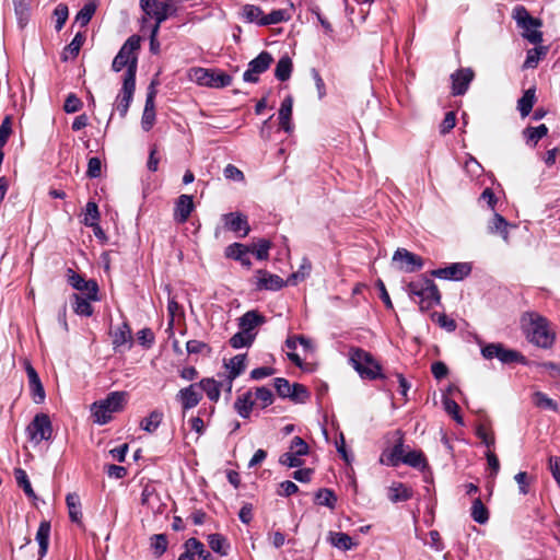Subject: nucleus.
Instances as JSON below:
<instances>
[{
  "mask_svg": "<svg viewBox=\"0 0 560 560\" xmlns=\"http://www.w3.org/2000/svg\"><path fill=\"white\" fill-rule=\"evenodd\" d=\"M194 210L192 197L188 195H182L176 201L174 218L179 223H185L191 211Z\"/></svg>",
  "mask_w": 560,
  "mask_h": 560,
  "instance_id": "nucleus-25",
  "label": "nucleus"
},
{
  "mask_svg": "<svg viewBox=\"0 0 560 560\" xmlns=\"http://www.w3.org/2000/svg\"><path fill=\"white\" fill-rule=\"evenodd\" d=\"M82 106V101L74 93H70L65 101L63 110L68 114H72L79 112Z\"/></svg>",
  "mask_w": 560,
  "mask_h": 560,
  "instance_id": "nucleus-55",
  "label": "nucleus"
},
{
  "mask_svg": "<svg viewBox=\"0 0 560 560\" xmlns=\"http://www.w3.org/2000/svg\"><path fill=\"white\" fill-rule=\"evenodd\" d=\"M141 47V37L138 35L130 36L121 46L118 54L115 56L112 69L115 72L121 71L127 67V71L124 78H128L132 73V80H136L137 68H138V56L137 51Z\"/></svg>",
  "mask_w": 560,
  "mask_h": 560,
  "instance_id": "nucleus-3",
  "label": "nucleus"
},
{
  "mask_svg": "<svg viewBox=\"0 0 560 560\" xmlns=\"http://www.w3.org/2000/svg\"><path fill=\"white\" fill-rule=\"evenodd\" d=\"M536 102V89L535 86L529 88L523 94V96L517 101V109L522 117H526L530 114L534 104Z\"/></svg>",
  "mask_w": 560,
  "mask_h": 560,
  "instance_id": "nucleus-33",
  "label": "nucleus"
},
{
  "mask_svg": "<svg viewBox=\"0 0 560 560\" xmlns=\"http://www.w3.org/2000/svg\"><path fill=\"white\" fill-rule=\"evenodd\" d=\"M66 503L69 511V517L71 522L82 526V511H81V499L78 492H68Z\"/></svg>",
  "mask_w": 560,
  "mask_h": 560,
  "instance_id": "nucleus-27",
  "label": "nucleus"
},
{
  "mask_svg": "<svg viewBox=\"0 0 560 560\" xmlns=\"http://www.w3.org/2000/svg\"><path fill=\"white\" fill-rule=\"evenodd\" d=\"M393 260L395 262H400L399 269H401L405 272H415L423 267V259L405 249V248H398L393 256Z\"/></svg>",
  "mask_w": 560,
  "mask_h": 560,
  "instance_id": "nucleus-16",
  "label": "nucleus"
},
{
  "mask_svg": "<svg viewBox=\"0 0 560 560\" xmlns=\"http://www.w3.org/2000/svg\"><path fill=\"white\" fill-rule=\"evenodd\" d=\"M526 334L532 343L544 349L551 348L555 342V334L551 331L548 320L537 314H530Z\"/></svg>",
  "mask_w": 560,
  "mask_h": 560,
  "instance_id": "nucleus-6",
  "label": "nucleus"
},
{
  "mask_svg": "<svg viewBox=\"0 0 560 560\" xmlns=\"http://www.w3.org/2000/svg\"><path fill=\"white\" fill-rule=\"evenodd\" d=\"M548 127L544 124L537 127H527L523 130V136L527 143L536 145L537 142L548 135Z\"/></svg>",
  "mask_w": 560,
  "mask_h": 560,
  "instance_id": "nucleus-37",
  "label": "nucleus"
},
{
  "mask_svg": "<svg viewBox=\"0 0 560 560\" xmlns=\"http://www.w3.org/2000/svg\"><path fill=\"white\" fill-rule=\"evenodd\" d=\"M112 342L115 350H118L122 346H128V349L132 346V335L128 323L124 322L121 325L116 327L112 332Z\"/></svg>",
  "mask_w": 560,
  "mask_h": 560,
  "instance_id": "nucleus-23",
  "label": "nucleus"
},
{
  "mask_svg": "<svg viewBox=\"0 0 560 560\" xmlns=\"http://www.w3.org/2000/svg\"><path fill=\"white\" fill-rule=\"evenodd\" d=\"M167 538L164 534H156L150 538V547L156 557H161L167 549Z\"/></svg>",
  "mask_w": 560,
  "mask_h": 560,
  "instance_id": "nucleus-47",
  "label": "nucleus"
},
{
  "mask_svg": "<svg viewBox=\"0 0 560 560\" xmlns=\"http://www.w3.org/2000/svg\"><path fill=\"white\" fill-rule=\"evenodd\" d=\"M100 220L98 207L94 201H89L85 206L83 224L86 226L96 225Z\"/></svg>",
  "mask_w": 560,
  "mask_h": 560,
  "instance_id": "nucleus-45",
  "label": "nucleus"
},
{
  "mask_svg": "<svg viewBox=\"0 0 560 560\" xmlns=\"http://www.w3.org/2000/svg\"><path fill=\"white\" fill-rule=\"evenodd\" d=\"M243 16L249 23H256L259 25L261 16H264L262 10L254 4H245L242 9Z\"/></svg>",
  "mask_w": 560,
  "mask_h": 560,
  "instance_id": "nucleus-49",
  "label": "nucleus"
},
{
  "mask_svg": "<svg viewBox=\"0 0 560 560\" xmlns=\"http://www.w3.org/2000/svg\"><path fill=\"white\" fill-rule=\"evenodd\" d=\"M191 81L202 86L221 89L231 85L232 77L224 72H217L205 68H192L189 72Z\"/></svg>",
  "mask_w": 560,
  "mask_h": 560,
  "instance_id": "nucleus-8",
  "label": "nucleus"
},
{
  "mask_svg": "<svg viewBox=\"0 0 560 560\" xmlns=\"http://www.w3.org/2000/svg\"><path fill=\"white\" fill-rule=\"evenodd\" d=\"M222 221L224 223V228L234 233H240L242 237L246 236L249 231V224L247 221V217L241 212H230L222 215Z\"/></svg>",
  "mask_w": 560,
  "mask_h": 560,
  "instance_id": "nucleus-20",
  "label": "nucleus"
},
{
  "mask_svg": "<svg viewBox=\"0 0 560 560\" xmlns=\"http://www.w3.org/2000/svg\"><path fill=\"white\" fill-rule=\"evenodd\" d=\"M255 397L261 402V408H266L273 402V394L271 389L265 386L255 388Z\"/></svg>",
  "mask_w": 560,
  "mask_h": 560,
  "instance_id": "nucleus-54",
  "label": "nucleus"
},
{
  "mask_svg": "<svg viewBox=\"0 0 560 560\" xmlns=\"http://www.w3.org/2000/svg\"><path fill=\"white\" fill-rule=\"evenodd\" d=\"M491 500V492L475 498L471 502L470 516L478 524H486L489 520L487 504Z\"/></svg>",
  "mask_w": 560,
  "mask_h": 560,
  "instance_id": "nucleus-21",
  "label": "nucleus"
},
{
  "mask_svg": "<svg viewBox=\"0 0 560 560\" xmlns=\"http://www.w3.org/2000/svg\"><path fill=\"white\" fill-rule=\"evenodd\" d=\"M248 253L249 248L241 243H233L225 248V256L228 258L237 260L247 268L252 265L250 259L247 256Z\"/></svg>",
  "mask_w": 560,
  "mask_h": 560,
  "instance_id": "nucleus-26",
  "label": "nucleus"
},
{
  "mask_svg": "<svg viewBox=\"0 0 560 560\" xmlns=\"http://www.w3.org/2000/svg\"><path fill=\"white\" fill-rule=\"evenodd\" d=\"M273 58L270 52L261 51L256 58L249 61L247 70L243 74V80L249 83H257L258 75L266 72Z\"/></svg>",
  "mask_w": 560,
  "mask_h": 560,
  "instance_id": "nucleus-12",
  "label": "nucleus"
},
{
  "mask_svg": "<svg viewBox=\"0 0 560 560\" xmlns=\"http://www.w3.org/2000/svg\"><path fill=\"white\" fill-rule=\"evenodd\" d=\"M31 441L36 444L51 439L52 427L46 413H37L26 428Z\"/></svg>",
  "mask_w": 560,
  "mask_h": 560,
  "instance_id": "nucleus-11",
  "label": "nucleus"
},
{
  "mask_svg": "<svg viewBox=\"0 0 560 560\" xmlns=\"http://www.w3.org/2000/svg\"><path fill=\"white\" fill-rule=\"evenodd\" d=\"M314 502L317 505L334 509L337 502V497L335 495V492H316Z\"/></svg>",
  "mask_w": 560,
  "mask_h": 560,
  "instance_id": "nucleus-53",
  "label": "nucleus"
},
{
  "mask_svg": "<svg viewBox=\"0 0 560 560\" xmlns=\"http://www.w3.org/2000/svg\"><path fill=\"white\" fill-rule=\"evenodd\" d=\"M208 544L210 548L221 556L228 555L229 544L225 537L220 534H211L208 536Z\"/></svg>",
  "mask_w": 560,
  "mask_h": 560,
  "instance_id": "nucleus-42",
  "label": "nucleus"
},
{
  "mask_svg": "<svg viewBox=\"0 0 560 560\" xmlns=\"http://www.w3.org/2000/svg\"><path fill=\"white\" fill-rule=\"evenodd\" d=\"M50 529H51L50 522L42 521L39 523L35 539L39 546L38 556L40 559L47 555L48 546H49Z\"/></svg>",
  "mask_w": 560,
  "mask_h": 560,
  "instance_id": "nucleus-29",
  "label": "nucleus"
},
{
  "mask_svg": "<svg viewBox=\"0 0 560 560\" xmlns=\"http://www.w3.org/2000/svg\"><path fill=\"white\" fill-rule=\"evenodd\" d=\"M411 296L418 298V304L422 312L440 304L441 294L436 284L430 278L422 276L407 285Z\"/></svg>",
  "mask_w": 560,
  "mask_h": 560,
  "instance_id": "nucleus-4",
  "label": "nucleus"
},
{
  "mask_svg": "<svg viewBox=\"0 0 560 560\" xmlns=\"http://www.w3.org/2000/svg\"><path fill=\"white\" fill-rule=\"evenodd\" d=\"M68 14H69V12H68L67 5L59 4L56 7V9L54 11V15L56 18V26L55 27L57 31H60L63 27V25L68 19Z\"/></svg>",
  "mask_w": 560,
  "mask_h": 560,
  "instance_id": "nucleus-61",
  "label": "nucleus"
},
{
  "mask_svg": "<svg viewBox=\"0 0 560 560\" xmlns=\"http://www.w3.org/2000/svg\"><path fill=\"white\" fill-rule=\"evenodd\" d=\"M72 300V307L75 314L86 317L93 314V306L91 305L92 300H89L88 296L82 298L79 293H73Z\"/></svg>",
  "mask_w": 560,
  "mask_h": 560,
  "instance_id": "nucleus-35",
  "label": "nucleus"
},
{
  "mask_svg": "<svg viewBox=\"0 0 560 560\" xmlns=\"http://www.w3.org/2000/svg\"><path fill=\"white\" fill-rule=\"evenodd\" d=\"M475 78V72L471 68H460L454 73L451 74V81H452V95L453 96H459L464 95L471 81Z\"/></svg>",
  "mask_w": 560,
  "mask_h": 560,
  "instance_id": "nucleus-17",
  "label": "nucleus"
},
{
  "mask_svg": "<svg viewBox=\"0 0 560 560\" xmlns=\"http://www.w3.org/2000/svg\"><path fill=\"white\" fill-rule=\"evenodd\" d=\"M11 132V120L9 117H5L0 125V152H3V148L7 144Z\"/></svg>",
  "mask_w": 560,
  "mask_h": 560,
  "instance_id": "nucleus-59",
  "label": "nucleus"
},
{
  "mask_svg": "<svg viewBox=\"0 0 560 560\" xmlns=\"http://www.w3.org/2000/svg\"><path fill=\"white\" fill-rule=\"evenodd\" d=\"M184 547L192 551L194 557L197 555L199 560H213L212 555L205 548V545L198 539L191 537L184 542Z\"/></svg>",
  "mask_w": 560,
  "mask_h": 560,
  "instance_id": "nucleus-39",
  "label": "nucleus"
},
{
  "mask_svg": "<svg viewBox=\"0 0 560 560\" xmlns=\"http://www.w3.org/2000/svg\"><path fill=\"white\" fill-rule=\"evenodd\" d=\"M293 97L288 95L281 103L279 109V125L280 127L290 132L292 130L291 117H292Z\"/></svg>",
  "mask_w": 560,
  "mask_h": 560,
  "instance_id": "nucleus-30",
  "label": "nucleus"
},
{
  "mask_svg": "<svg viewBox=\"0 0 560 560\" xmlns=\"http://www.w3.org/2000/svg\"><path fill=\"white\" fill-rule=\"evenodd\" d=\"M140 8L144 12L143 22L148 18L154 20L152 28L160 30L161 24L168 19V10L172 8V0H140Z\"/></svg>",
  "mask_w": 560,
  "mask_h": 560,
  "instance_id": "nucleus-9",
  "label": "nucleus"
},
{
  "mask_svg": "<svg viewBox=\"0 0 560 560\" xmlns=\"http://www.w3.org/2000/svg\"><path fill=\"white\" fill-rule=\"evenodd\" d=\"M162 420L163 412L160 410H153L152 412H150L148 417H145L141 421L140 428L149 433H153L154 431H156Z\"/></svg>",
  "mask_w": 560,
  "mask_h": 560,
  "instance_id": "nucleus-40",
  "label": "nucleus"
},
{
  "mask_svg": "<svg viewBox=\"0 0 560 560\" xmlns=\"http://www.w3.org/2000/svg\"><path fill=\"white\" fill-rule=\"evenodd\" d=\"M330 542L341 550H350L354 546L352 538L346 533H330Z\"/></svg>",
  "mask_w": 560,
  "mask_h": 560,
  "instance_id": "nucleus-43",
  "label": "nucleus"
},
{
  "mask_svg": "<svg viewBox=\"0 0 560 560\" xmlns=\"http://www.w3.org/2000/svg\"><path fill=\"white\" fill-rule=\"evenodd\" d=\"M471 272V266L468 262H454L444 268H439L430 271L434 278L459 281L466 278Z\"/></svg>",
  "mask_w": 560,
  "mask_h": 560,
  "instance_id": "nucleus-13",
  "label": "nucleus"
},
{
  "mask_svg": "<svg viewBox=\"0 0 560 560\" xmlns=\"http://www.w3.org/2000/svg\"><path fill=\"white\" fill-rule=\"evenodd\" d=\"M290 19V15L285 10L278 9L272 10L269 14L261 16L259 21V26H267L272 24H278L281 22H285Z\"/></svg>",
  "mask_w": 560,
  "mask_h": 560,
  "instance_id": "nucleus-41",
  "label": "nucleus"
},
{
  "mask_svg": "<svg viewBox=\"0 0 560 560\" xmlns=\"http://www.w3.org/2000/svg\"><path fill=\"white\" fill-rule=\"evenodd\" d=\"M509 222L499 213H494L488 223V232L490 234H499L505 243H509Z\"/></svg>",
  "mask_w": 560,
  "mask_h": 560,
  "instance_id": "nucleus-31",
  "label": "nucleus"
},
{
  "mask_svg": "<svg viewBox=\"0 0 560 560\" xmlns=\"http://www.w3.org/2000/svg\"><path fill=\"white\" fill-rule=\"evenodd\" d=\"M96 11V3L94 1H90L83 5V8L78 12L75 16V21L80 23L81 26H85L89 24L91 19L93 18Z\"/></svg>",
  "mask_w": 560,
  "mask_h": 560,
  "instance_id": "nucleus-44",
  "label": "nucleus"
},
{
  "mask_svg": "<svg viewBox=\"0 0 560 560\" xmlns=\"http://www.w3.org/2000/svg\"><path fill=\"white\" fill-rule=\"evenodd\" d=\"M125 404V393L113 392L105 399L95 401L91 406L92 417L97 424H106L112 418L113 413L122 410Z\"/></svg>",
  "mask_w": 560,
  "mask_h": 560,
  "instance_id": "nucleus-5",
  "label": "nucleus"
},
{
  "mask_svg": "<svg viewBox=\"0 0 560 560\" xmlns=\"http://www.w3.org/2000/svg\"><path fill=\"white\" fill-rule=\"evenodd\" d=\"M485 359L491 360L497 358L503 364L525 363V358L516 350L508 349L502 343H489L481 349Z\"/></svg>",
  "mask_w": 560,
  "mask_h": 560,
  "instance_id": "nucleus-10",
  "label": "nucleus"
},
{
  "mask_svg": "<svg viewBox=\"0 0 560 560\" xmlns=\"http://www.w3.org/2000/svg\"><path fill=\"white\" fill-rule=\"evenodd\" d=\"M135 90L136 80H132V73H130L128 78H124L121 91L116 98V108L121 117L127 115L133 98Z\"/></svg>",
  "mask_w": 560,
  "mask_h": 560,
  "instance_id": "nucleus-15",
  "label": "nucleus"
},
{
  "mask_svg": "<svg viewBox=\"0 0 560 560\" xmlns=\"http://www.w3.org/2000/svg\"><path fill=\"white\" fill-rule=\"evenodd\" d=\"M201 399L202 394L197 383L179 389L176 394V400L180 404L184 412L195 408Z\"/></svg>",
  "mask_w": 560,
  "mask_h": 560,
  "instance_id": "nucleus-18",
  "label": "nucleus"
},
{
  "mask_svg": "<svg viewBox=\"0 0 560 560\" xmlns=\"http://www.w3.org/2000/svg\"><path fill=\"white\" fill-rule=\"evenodd\" d=\"M273 385L277 394L281 398H289L291 394L292 384L289 383L287 378L277 377L273 380Z\"/></svg>",
  "mask_w": 560,
  "mask_h": 560,
  "instance_id": "nucleus-56",
  "label": "nucleus"
},
{
  "mask_svg": "<svg viewBox=\"0 0 560 560\" xmlns=\"http://www.w3.org/2000/svg\"><path fill=\"white\" fill-rule=\"evenodd\" d=\"M289 451H291L292 454L303 456L308 453V445L302 438L294 436L291 441Z\"/></svg>",
  "mask_w": 560,
  "mask_h": 560,
  "instance_id": "nucleus-57",
  "label": "nucleus"
},
{
  "mask_svg": "<svg viewBox=\"0 0 560 560\" xmlns=\"http://www.w3.org/2000/svg\"><path fill=\"white\" fill-rule=\"evenodd\" d=\"M546 52H547V48L546 47H541V46L533 48V49H529L527 51V56H526V59L524 61L523 68H525V69L536 68L538 62H539L540 56L545 55Z\"/></svg>",
  "mask_w": 560,
  "mask_h": 560,
  "instance_id": "nucleus-46",
  "label": "nucleus"
},
{
  "mask_svg": "<svg viewBox=\"0 0 560 560\" xmlns=\"http://www.w3.org/2000/svg\"><path fill=\"white\" fill-rule=\"evenodd\" d=\"M258 281H257V288L260 290H272L277 291L283 288L287 283V281H283L282 278H280L277 275H271L265 270H258Z\"/></svg>",
  "mask_w": 560,
  "mask_h": 560,
  "instance_id": "nucleus-24",
  "label": "nucleus"
},
{
  "mask_svg": "<svg viewBox=\"0 0 560 560\" xmlns=\"http://www.w3.org/2000/svg\"><path fill=\"white\" fill-rule=\"evenodd\" d=\"M25 370H26V374L28 377L30 390H31V395H32L34 402H36V404L44 402L46 395H45L44 386L40 382V378H39L36 370L31 365V363H26Z\"/></svg>",
  "mask_w": 560,
  "mask_h": 560,
  "instance_id": "nucleus-22",
  "label": "nucleus"
},
{
  "mask_svg": "<svg viewBox=\"0 0 560 560\" xmlns=\"http://www.w3.org/2000/svg\"><path fill=\"white\" fill-rule=\"evenodd\" d=\"M292 66L293 65L291 58L288 56H283L282 58L279 59L276 66L275 77L282 82L289 80L292 73Z\"/></svg>",
  "mask_w": 560,
  "mask_h": 560,
  "instance_id": "nucleus-38",
  "label": "nucleus"
},
{
  "mask_svg": "<svg viewBox=\"0 0 560 560\" xmlns=\"http://www.w3.org/2000/svg\"><path fill=\"white\" fill-rule=\"evenodd\" d=\"M533 400L534 404L539 408L558 411L557 402L541 392L534 393Z\"/></svg>",
  "mask_w": 560,
  "mask_h": 560,
  "instance_id": "nucleus-50",
  "label": "nucleus"
},
{
  "mask_svg": "<svg viewBox=\"0 0 560 560\" xmlns=\"http://www.w3.org/2000/svg\"><path fill=\"white\" fill-rule=\"evenodd\" d=\"M155 121V104H145L143 114H142V120L141 126L143 130L149 131Z\"/></svg>",
  "mask_w": 560,
  "mask_h": 560,
  "instance_id": "nucleus-51",
  "label": "nucleus"
},
{
  "mask_svg": "<svg viewBox=\"0 0 560 560\" xmlns=\"http://www.w3.org/2000/svg\"><path fill=\"white\" fill-rule=\"evenodd\" d=\"M381 463L393 467L405 464L420 470L425 482H432V474L424 453L420 450H411L408 445L404 444L402 439H399L390 450L382 454Z\"/></svg>",
  "mask_w": 560,
  "mask_h": 560,
  "instance_id": "nucleus-1",
  "label": "nucleus"
},
{
  "mask_svg": "<svg viewBox=\"0 0 560 560\" xmlns=\"http://www.w3.org/2000/svg\"><path fill=\"white\" fill-rule=\"evenodd\" d=\"M266 323V317L257 311H248L238 318V328L246 335L257 336V328Z\"/></svg>",
  "mask_w": 560,
  "mask_h": 560,
  "instance_id": "nucleus-19",
  "label": "nucleus"
},
{
  "mask_svg": "<svg viewBox=\"0 0 560 560\" xmlns=\"http://www.w3.org/2000/svg\"><path fill=\"white\" fill-rule=\"evenodd\" d=\"M197 384L199 385V390L201 393L205 392L211 401L217 402L219 400L220 395H221V390H220L221 383L217 382L214 378L206 377V378H202Z\"/></svg>",
  "mask_w": 560,
  "mask_h": 560,
  "instance_id": "nucleus-32",
  "label": "nucleus"
},
{
  "mask_svg": "<svg viewBox=\"0 0 560 560\" xmlns=\"http://www.w3.org/2000/svg\"><path fill=\"white\" fill-rule=\"evenodd\" d=\"M349 361L352 368L363 380L374 381L377 378H385L380 362L372 355V353L362 348L351 347L349 349Z\"/></svg>",
  "mask_w": 560,
  "mask_h": 560,
  "instance_id": "nucleus-2",
  "label": "nucleus"
},
{
  "mask_svg": "<svg viewBox=\"0 0 560 560\" xmlns=\"http://www.w3.org/2000/svg\"><path fill=\"white\" fill-rule=\"evenodd\" d=\"M85 42V36L83 33H77L73 37V39L71 40V43L66 46V48L63 49V52H62V60H68L69 58L71 59H74L79 52H80V49L82 47V45L84 44Z\"/></svg>",
  "mask_w": 560,
  "mask_h": 560,
  "instance_id": "nucleus-36",
  "label": "nucleus"
},
{
  "mask_svg": "<svg viewBox=\"0 0 560 560\" xmlns=\"http://www.w3.org/2000/svg\"><path fill=\"white\" fill-rule=\"evenodd\" d=\"M255 401L253 399L252 390H247L237 396L234 401L235 411L244 419L249 418Z\"/></svg>",
  "mask_w": 560,
  "mask_h": 560,
  "instance_id": "nucleus-28",
  "label": "nucleus"
},
{
  "mask_svg": "<svg viewBox=\"0 0 560 560\" xmlns=\"http://www.w3.org/2000/svg\"><path fill=\"white\" fill-rule=\"evenodd\" d=\"M279 463L288 467H299L302 465V459L301 456L292 454L291 451H288L280 456Z\"/></svg>",
  "mask_w": 560,
  "mask_h": 560,
  "instance_id": "nucleus-60",
  "label": "nucleus"
},
{
  "mask_svg": "<svg viewBox=\"0 0 560 560\" xmlns=\"http://www.w3.org/2000/svg\"><path fill=\"white\" fill-rule=\"evenodd\" d=\"M310 397V393L307 388L300 383L292 384L291 394L289 399H291L294 402H305L306 399Z\"/></svg>",
  "mask_w": 560,
  "mask_h": 560,
  "instance_id": "nucleus-52",
  "label": "nucleus"
},
{
  "mask_svg": "<svg viewBox=\"0 0 560 560\" xmlns=\"http://www.w3.org/2000/svg\"><path fill=\"white\" fill-rule=\"evenodd\" d=\"M225 368L229 370L228 378L235 380L245 371L246 354H237L233 357L228 363H225Z\"/></svg>",
  "mask_w": 560,
  "mask_h": 560,
  "instance_id": "nucleus-34",
  "label": "nucleus"
},
{
  "mask_svg": "<svg viewBox=\"0 0 560 560\" xmlns=\"http://www.w3.org/2000/svg\"><path fill=\"white\" fill-rule=\"evenodd\" d=\"M311 262H304L300 270L296 271V272H293L287 280V283L291 284V285H295L298 283L299 280H303L311 271Z\"/></svg>",
  "mask_w": 560,
  "mask_h": 560,
  "instance_id": "nucleus-62",
  "label": "nucleus"
},
{
  "mask_svg": "<svg viewBox=\"0 0 560 560\" xmlns=\"http://www.w3.org/2000/svg\"><path fill=\"white\" fill-rule=\"evenodd\" d=\"M101 172H102L101 160L96 156L91 158L88 163L86 175L91 178H97L101 176Z\"/></svg>",
  "mask_w": 560,
  "mask_h": 560,
  "instance_id": "nucleus-64",
  "label": "nucleus"
},
{
  "mask_svg": "<svg viewBox=\"0 0 560 560\" xmlns=\"http://www.w3.org/2000/svg\"><path fill=\"white\" fill-rule=\"evenodd\" d=\"M513 18L515 19L517 25L525 31L523 36L529 43L538 45L542 42V33L537 30L542 25L541 20L532 16L527 9L523 5H518L514 9Z\"/></svg>",
  "mask_w": 560,
  "mask_h": 560,
  "instance_id": "nucleus-7",
  "label": "nucleus"
},
{
  "mask_svg": "<svg viewBox=\"0 0 560 560\" xmlns=\"http://www.w3.org/2000/svg\"><path fill=\"white\" fill-rule=\"evenodd\" d=\"M68 282L75 290L82 292L89 300L98 301V285L95 280H85L82 276L68 269Z\"/></svg>",
  "mask_w": 560,
  "mask_h": 560,
  "instance_id": "nucleus-14",
  "label": "nucleus"
},
{
  "mask_svg": "<svg viewBox=\"0 0 560 560\" xmlns=\"http://www.w3.org/2000/svg\"><path fill=\"white\" fill-rule=\"evenodd\" d=\"M253 342L254 336L246 335L241 330L234 334L229 340L230 346L234 349L250 347Z\"/></svg>",
  "mask_w": 560,
  "mask_h": 560,
  "instance_id": "nucleus-48",
  "label": "nucleus"
},
{
  "mask_svg": "<svg viewBox=\"0 0 560 560\" xmlns=\"http://www.w3.org/2000/svg\"><path fill=\"white\" fill-rule=\"evenodd\" d=\"M443 405L445 411L448 415L453 416L454 420L457 423L463 424V418L459 416V406L457 405V402L451 398H444Z\"/></svg>",
  "mask_w": 560,
  "mask_h": 560,
  "instance_id": "nucleus-58",
  "label": "nucleus"
},
{
  "mask_svg": "<svg viewBox=\"0 0 560 560\" xmlns=\"http://www.w3.org/2000/svg\"><path fill=\"white\" fill-rule=\"evenodd\" d=\"M271 246V243L268 240H259L257 245H255L253 253L256 255L257 259L264 260L268 258V252Z\"/></svg>",
  "mask_w": 560,
  "mask_h": 560,
  "instance_id": "nucleus-63",
  "label": "nucleus"
}]
</instances>
